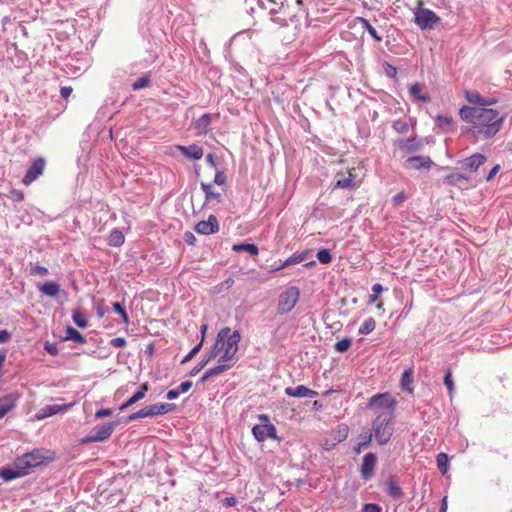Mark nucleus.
<instances>
[{
    "label": "nucleus",
    "mask_w": 512,
    "mask_h": 512,
    "mask_svg": "<svg viewBox=\"0 0 512 512\" xmlns=\"http://www.w3.org/2000/svg\"><path fill=\"white\" fill-rule=\"evenodd\" d=\"M460 118L467 123L463 132L476 140H489L502 129L507 114L493 108L464 105L459 110Z\"/></svg>",
    "instance_id": "f257e3e1"
},
{
    "label": "nucleus",
    "mask_w": 512,
    "mask_h": 512,
    "mask_svg": "<svg viewBox=\"0 0 512 512\" xmlns=\"http://www.w3.org/2000/svg\"><path fill=\"white\" fill-rule=\"evenodd\" d=\"M241 335L238 330L232 331L230 327H224L217 333L215 343L212 347H216L220 363L230 364L238 351Z\"/></svg>",
    "instance_id": "f03ea898"
},
{
    "label": "nucleus",
    "mask_w": 512,
    "mask_h": 512,
    "mask_svg": "<svg viewBox=\"0 0 512 512\" xmlns=\"http://www.w3.org/2000/svg\"><path fill=\"white\" fill-rule=\"evenodd\" d=\"M393 417L391 412H380L372 422V435L380 446L387 444L393 435Z\"/></svg>",
    "instance_id": "7ed1b4c3"
},
{
    "label": "nucleus",
    "mask_w": 512,
    "mask_h": 512,
    "mask_svg": "<svg viewBox=\"0 0 512 512\" xmlns=\"http://www.w3.org/2000/svg\"><path fill=\"white\" fill-rule=\"evenodd\" d=\"M48 454L49 452L44 449H33L17 457V466L28 474L30 469L52 461L53 457Z\"/></svg>",
    "instance_id": "20e7f679"
},
{
    "label": "nucleus",
    "mask_w": 512,
    "mask_h": 512,
    "mask_svg": "<svg viewBox=\"0 0 512 512\" xmlns=\"http://www.w3.org/2000/svg\"><path fill=\"white\" fill-rule=\"evenodd\" d=\"M262 424L255 425L252 428V434L258 442H264L267 438H271L274 440H278L279 438L276 435V427L274 424L269 422V416L266 414L258 415Z\"/></svg>",
    "instance_id": "39448f33"
},
{
    "label": "nucleus",
    "mask_w": 512,
    "mask_h": 512,
    "mask_svg": "<svg viewBox=\"0 0 512 512\" xmlns=\"http://www.w3.org/2000/svg\"><path fill=\"white\" fill-rule=\"evenodd\" d=\"M300 296V291L296 286H290L283 291L278 300V313L283 315L291 312L296 306Z\"/></svg>",
    "instance_id": "423d86ee"
},
{
    "label": "nucleus",
    "mask_w": 512,
    "mask_h": 512,
    "mask_svg": "<svg viewBox=\"0 0 512 512\" xmlns=\"http://www.w3.org/2000/svg\"><path fill=\"white\" fill-rule=\"evenodd\" d=\"M116 425V421H111L103 423L102 425L95 426L91 433L81 440V443L88 444L92 442H102L109 439Z\"/></svg>",
    "instance_id": "0eeeda50"
},
{
    "label": "nucleus",
    "mask_w": 512,
    "mask_h": 512,
    "mask_svg": "<svg viewBox=\"0 0 512 512\" xmlns=\"http://www.w3.org/2000/svg\"><path fill=\"white\" fill-rule=\"evenodd\" d=\"M415 23L421 30L434 29L440 22V17L432 10L418 8L415 11Z\"/></svg>",
    "instance_id": "6e6552de"
},
{
    "label": "nucleus",
    "mask_w": 512,
    "mask_h": 512,
    "mask_svg": "<svg viewBox=\"0 0 512 512\" xmlns=\"http://www.w3.org/2000/svg\"><path fill=\"white\" fill-rule=\"evenodd\" d=\"M331 187L332 190H355L359 187V182L356 180V175L351 171L347 173L339 172L334 176Z\"/></svg>",
    "instance_id": "1a4fd4ad"
},
{
    "label": "nucleus",
    "mask_w": 512,
    "mask_h": 512,
    "mask_svg": "<svg viewBox=\"0 0 512 512\" xmlns=\"http://www.w3.org/2000/svg\"><path fill=\"white\" fill-rule=\"evenodd\" d=\"M370 408H381L382 412H391L394 416L396 406L395 400L388 393H379L370 398L368 402Z\"/></svg>",
    "instance_id": "9d476101"
},
{
    "label": "nucleus",
    "mask_w": 512,
    "mask_h": 512,
    "mask_svg": "<svg viewBox=\"0 0 512 512\" xmlns=\"http://www.w3.org/2000/svg\"><path fill=\"white\" fill-rule=\"evenodd\" d=\"M46 161L44 158L39 157L35 159L30 167L28 168L26 174L22 179V183L26 186L30 185L34 182L40 175H42L45 169Z\"/></svg>",
    "instance_id": "9b49d317"
},
{
    "label": "nucleus",
    "mask_w": 512,
    "mask_h": 512,
    "mask_svg": "<svg viewBox=\"0 0 512 512\" xmlns=\"http://www.w3.org/2000/svg\"><path fill=\"white\" fill-rule=\"evenodd\" d=\"M434 165V162L429 156L417 155L407 158L404 162V166L408 169L422 170L430 169Z\"/></svg>",
    "instance_id": "f8f14e48"
},
{
    "label": "nucleus",
    "mask_w": 512,
    "mask_h": 512,
    "mask_svg": "<svg viewBox=\"0 0 512 512\" xmlns=\"http://www.w3.org/2000/svg\"><path fill=\"white\" fill-rule=\"evenodd\" d=\"M195 231L201 235H211L219 231V222L215 215L211 214L206 221H199L195 225Z\"/></svg>",
    "instance_id": "ddd939ff"
},
{
    "label": "nucleus",
    "mask_w": 512,
    "mask_h": 512,
    "mask_svg": "<svg viewBox=\"0 0 512 512\" xmlns=\"http://www.w3.org/2000/svg\"><path fill=\"white\" fill-rule=\"evenodd\" d=\"M376 462L377 457L374 453L369 452L365 454L363 457L362 465L360 467V474L364 480H368L373 476Z\"/></svg>",
    "instance_id": "4468645a"
},
{
    "label": "nucleus",
    "mask_w": 512,
    "mask_h": 512,
    "mask_svg": "<svg viewBox=\"0 0 512 512\" xmlns=\"http://www.w3.org/2000/svg\"><path fill=\"white\" fill-rule=\"evenodd\" d=\"M70 406L71 405H68V404H63V405H58V404L46 405V406L42 407L36 413L35 417L38 420H41V419H45L47 417H50V416H53V415H56V414L65 413L70 408Z\"/></svg>",
    "instance_id": "2eb2a0df"
},
{
    "label": "nucleus",
    "mask_w": 512,
    "mask_h": 512,
    "mask_svg": "<svg viewBox=\"0 0 512 512\" xmlns=\"http://www.w3.org/2000/svg\"><path fill=\"white\" fill-rule=\"evenodd\" d=\"M213 119V115L205 113L198 119L194 120L191 124L192 128L197 135H206L210 130V125Z\"/></svg>",
    "instance_id": "dca6fc26"
},
{
    "label": "nucleus",
    "mask_w": 512,
    "mask_h": 512,
    "mask_svg": "<svg viewBox=\"0 0 512 512\" xmlns=\"http://www.w3.org/2000/svg\"><path fill=\"white\" fill-rule=\"evenodd\" d=\"M285 394L290 397L296 398H314L318 396V392L312 390L304 385H298L296 387H287L285 388Z\"/></svg>",
    "instance_id": "f3484780"
},
{
    "label": "nucleus",
    "mask_w": 512,
    "mask_h": 512,
    "mask_svg": "<svg viewBox=\"0 0 512 512\" xmlns=\"http://www.w3.org/2000/svg\"><path fill=\"white\" fill-rule=\"evenodd\" d=\"M176 149L180 151L185 158L193 160H200L204 154L203 148L197 144L189 146L177 145Z\"/></svg>",
    "instance_id": "a211bd4d"
},
{
    "label": "nucleus",
    "mask_w": 512,
    "mask_h": 512,
    "mask_svg": "<svg viewBox=\"0 0 512 512\" xmlns=\"http://www.w3.org/2000/svg\"><path fill=\"white\" fill-rule=\"evenodd\" d=\"M217 356L218 354L216 347L211 346L209 350L206 351L205 354L202 356L201 361L190 370L189 376H196L208 363H210Z\"/></svg>",
    "instance_id": "6ab92c4d"
},
{
    "label": "nucleus",
    "mask_w": 512,
    "mask_h": 512,
    "mask_svg": "<svg viewBox=\"0 0 512 512\" xmlns=\"http://www.w3.org/2000/svg\"><path fill=\"white\" fill-rule=\"evenodd\" d=\"M398 145L406 153L418 152L423 148V142L417 137L399 140Z\"/></svg>",
    "instance_id": "aec40b11"
},
{
    "label": "nucleus",
    "mask_w": 512,
    "mask_h": 512,
    "mask_svg": "<svg viewBox=\"0 0 512 512\" xmlns=\"http://www.w3.org/2000/svg\"><path fill=\"white\" fill-rule=\"evenodd\" d=\"M25 475H27L26 471L24 469L18 468L17 466V458L13 463V468H3L0 471V477L6 482L23 477Z\"/></svg>",
    "instance_id": "412c9836"
},
{
    "label": "nucleus",
    "mask_w": 512,
    "mask_h": 512,
    "mask_svg": "<svg viewBox=\"0 0 512 512\" xmlns=\"http://www.w3.org/2000/svg\"><path fill=\"white\" fill-rule=\"evenodd\" d=\"M487 161L485 155L481 153H474L470 157H467L463 160V165L466 169L471 172H476L480 166H482Z\"/></svg>",
    "instance_id": "4be33fe9"
},
{
    "label": "nucleus",
    "mask_w": 512,
    "mask_h": 512,
    "mask_svg": "<svg viewBox=\"0 0 512 512\" xmlns=\"http://www.w3.org/2000/svg\"><path fill=\"white\" fill-rule=\"evenodd\" d=\"M18 399L13 393L0 398V419L16 407Z\"/></svg>",
    "instance_id": "5701e85b"
},
{
    "label": "nucleus",
    "mask_w": 512,
    "mask_h": 512,
    "mask_svg": "<svg viewBox=\"0 0 512 512\" xmlns=\"http://www.w3.org/2000/svg\"><path fill=\"white\" fill-rule=\"evenodd\" d=\"M424 85L421 83H414L409 87V94L413 98V100L429 103L431 101V97L427 93H423Z\"/></svg>",
    "instance_id": "b1692460"
},
{
    "label": "nucleus",
    "mask_w": 512,
    "mask_h": 512,
    "mask_svg": "<svg viewBox=\"0 0 512 512\" xmlns=\"http://www.w3.org/2000/svg\"><path fill=\"white\" fill-rule=\"evenodd\" d=\"M386 493L393 499H400L403 497V491L398 485L396 476L389 475L386 481Z\"/></svg>",
    "instance_id": "393cba45"
},
{
    "label": "nucleus",
    "mask_w": 512,
    "mask_h": 512,
    "mask_svg": "<svg viewBox=\"0 0 512 512\" xmlns=\"http://www.w3.org/2000/svg\"><path fill=\"white\" fill-rule=\"evenodd\" d=\"M234 365L233 364H225V363H220L219 365L217 366H214L212 368H209L208 370L205 371V373L201 376V378L199 379V383L200 384H203L205 383L210 377H213V376H216V375H219L225 371H228L232 366Z\"/></svg>",
    "instance_id": "a878e982"
},
{
    "label": "nucleus",
    "mask_w": 512,
    "mask_h": 512,
    "mask_svg": "<svg viewBox=\"0 0 512 512\" xmlns=\"http://www.w3.org/2000/svg\"><path fill=\"white\" fill-rule=\"evenodd\" d=\"M39 291L48 297L56 298L61 292V287L56 282H45L38 286Z\"/></svg>",
    "instance_id": "bb28decb"
},
{
    "label": "nucleus",
    "mask_w": 512,
    "mask_h": 512,
    "mask_svg": "<svg viewBox=\"0 0 512 512\" xmlns=\"http://www.w3.org/2000/svg\"><path fill=\"white\" fill-rule=\"evenodd\" d=\"M176 408L173 403H156L149 406L151 417L165 415Z\"/></svg>",
    "instance_id": "cd10ccee"
},
{
    "label": "nucleus",
    "mask_w": 512,
    "mask_h": 512,
    "mask_svg": "<svg viewBox=\"0 0 512 512\" xmlns=\"http://www.w3.org/2000/svg\"><path fill=\"white\" fill-rule=\"evenodd\" d=\"M306 256H307L306 252L293 254L292 256L288 257L284 262H282L280 265L275 267L273 270L279 271L285 267L299 264L306 259Z\"/></svg>",
    "instance_id": "c85d7f7f"
},
{
    "label": "nucleus",
    "mask_w": 512,
    "mask_h": 512,
    "mask_svg": "<svg viewBox=\"0 0 512 512\" xmlns=\"http://www.w3.org/2000/svg\"><path fill=\"white\" fill-rule=\"evenodd\" d=\"M201 189L203 190L205 194V200L206 202L216 201L221 202L222 196L219 192H215L213 190V184H208L205 182H201Z\"/></svg>",
    "instance_id": "c756f323"
},
{
    "label": "nucleus",
    "mask_w": 512,
    "mask_h": 512,
    "mask_svg": "<svg viewBox=\"0 0 512 512\" xmlns=\"http://www.w3.org/2000/svg\"><path fill=\"white\" fill-rule=\"evenodd\" d=\"M412 383H413V370L411 368H409V369L404 370V372L402 373L401 380H400V386H401L402 390L412 393L413 392Z\"/></svg>",
    "instance_id": "7c9ffc66"
},
{
    "label": "nucleus",
    "mask_w": 512,
    "mask_h": 512,
    "mask_svg": "<svg viewBox=\"0 0 512 512\" xmlns=\"http://www.w3.org/2000/svg\"><path fill=\"white\" fill-rule=\"evenodd\" d=\"M125 241L124 234L121 230L115 228L113 229L107 239L108 245L112 247H119L121 246Z\"/></svg>",
    "instance_id": "2f4dec72"
},
{
    "label": "nucleus",
    "mask_w": 512,
    "mask_h": 512,
    "mask_svg": "<svg viewBox=\"0 0 512 512\" xmlns=\"http://www.w3.org/2000/svg\"><path fill=\"white\" fill-rule=\"evenodd\" d=\"M232 250L235 252H247L250 255L256 256L258 255L259 249L253 243H239L234 244Z\"/></svg>",
    "instance_id": "473e14b6"
},
{
    "label": "nucleus",
    "mask_w": 512,
    "mask_h": 512,
    "mask_svg": "<svg viewBox=\"0 0 512 512\" xmlns=\"http://www.w3.org/2000/svg\"><path fill=\"white\" fill-rule=\"evenodd\" d=\"M357 21L362 25V27L370 34V36L376 41L381 42L382 37L377 33L375 28L370 24L369 20L364 17H358Z\"/></svg>",
    "instance_id": "72a5a7b5"
},
{
    "label": "nucleus",
    "mask_w": 512,
    "mask_h": 512,
    "mask_svg": "<svg viewBox=\"0 0 512 512\" xmlns=\"http://www.w3.org/2000/svg\"><path fill=\"white\" fill-rule=\"evenodd\" d=\"M466 100L477 105L476 107H482L484 97L476 90H465L464 92Z\"/></svg>",
    "instance_id": "f704fd0d"
},
{
    "label": "nucleus",
    "mask_w": 512,
    "mask_h": 512,
    "mask_svg": "<svg viewBox=\"0 0 512 512\" xmlns=\"http://www.w3.org/2000/svg\"><path fill=\"white\" fill-rule=\"evenodd\" d=\"M66 340H72L74 342L84 344L86 342L85 337L75 328L72 326L66 327Z\"/></svg>",
    "instance_id": "c9c22d12"
},
{
    "label": "nucleus",
    "mask_w": 512,
    "mask_h": 512,
    "mask_svg": "<svg viewBox=\"0 0 512 512\" xmlns=\"http://www.w3.org/2000/svg\"><path fill=\"white\" fill-rule=\"evenodd\" d=\"M149 390V385L148 383H143L139 390L136 391L129 399H128V405H134L135 403H137L138 401L142 400L147 391Z\"/></svg>",
    "instance_id": "e433bc0d"
},
{
    "label": "nucleus",
    "mask_w": 512,
    "mask_h": 512,
    "mask_svg": "<svg viewBox=\"0 0 512 512\" xmlns=\"http://www.w3.org/2000/svg\"><path fill=\"white\" fill-rule=\"evenodd\" d=\"M376 327V322L374 320V318L372 317H369L367 319L364 320V322L361 324V326L359 327V330H358V333L360 335H367L369 333H371Z\"/></svg>",
    "instance_id": "4c0bfd02"
},
{
    "label": "nucleus",
    "mask_w": 512,
    "mask_h": 512,
    "mask_svg": "<svg viewBox=\"0 0 512 512\" xmlns=\"http://www.w3.org/2000/svg\"><path fill=\"white\" fill-rule=\"evenodd\" d=\"M436 462H437V467H438L439 471H440L442 474L447 473V471H448V466H449V458H448V455H447V454H445V453H439V454L437 455Z\"/></svg>",
    "instance_id": "58836bf2"
},
{
    "label": "nucleus",
    "mask_w": 512,
    "mask_h": 512,
    "mask_svg": "<svg viewBox=\"0 0 512 512\" xmlns=\"http://www.w3.org/2000/svg\"><path fill=\"white\" fill-rule=\"evenodd\" d=\"M112 307H113V310L120 315L121 317V320L124 324H129V317H128V314L125 310V306H124V303H121V302H114L112 304Z\"/></svg>",
    "instance_id": "ea45409f"
},
{
    "label": "nucleus",
    "mask_w": 512,
    "mask_h": 512,
    "mask_svg": "<svg viewBox=\"0 0 512 512\" xmlns=\"http://www.w3.org/2000/svg\"><path fill=\"white\" fill-rule=\"evenodd\" d=\"M348 426L346 424L339 425L337 430L334 432V439L336 443L343 442L348 437Z\"/></svg>",
    "instance_id": "a19ab883"
},
{
    "label": "nucleus",
    "mask_w": 512,
    "mask_h": 512,
    "mask_svg": "<svg viewBox=\"0 0 512 512\" xmlns=\"http://www.w3.org/2000/svg\"><path fill=\"white\" fill-rule=\"evenodd\" d=\"M468 178L462 173H451L445 177V181L452 186L459 185L461 181Z\"/></svg>",
    "instance_id": "79ce46f5"
},
{
    "label": "nucleus",
    "mask_w": 512,
    "mask_h": 512,
    "mask_svg": "<svg viewBox=\"0 0 512 512\" xmlns=\"http://www.w3.org/2000/svg\"><path fill=\"white\" fill-rule=\"evenodd\" d=\"M316 258L321 264H329L332 261V255L326 248L319 249Z\"/></svg>",
    "instance_id": "37998d69"
},
{
    "label": "nucleus",
    "mask_w": 512,
    "mask_h": 512,
    "mask_svg": "<svg viewBox=\"0 0 512 512\" xmlns=\"http://www.w3.org/2000/svg\"><path fill=\"white\" fill-rule=\"evenodd\" d=\"M392 128L400 134H405L409 130V124L406 120L398 119L392 124Z\"/></svg>",
    "instance_id": "c03bdc74"
},
{
    "label": "nucleus",
    "mask_w": 512,
    "mask_h": 512,
    "mask_svg": "<svg viewBox=\"0 0 512 512\" xmlns=\"http://www.w3.org/2000/svg\"><path fill=\"white\" fill-rule=\"evenodd\" d=\"M150 83H151L150 77L148 75H145V76H142L139 79H137L132 84V89L134 91L141 90L143 88L148 87L150 85Z\"/></svg>",
    "instance_id": "a18cd8bd"
},
{
    "label": "nucleus",
    "mask_w": 512,
    "mask_h": 512,
    "mask_svg": "<svg viewBox=\"0 0 512 512\" xmlns=\"http://www.w3.org/2000/svg\"><path fill=\"white\" fill-rule=\"evenodd\" d=\"M435 120L437 126L443 130L453 123V118L447 115H437Z\"/></svg>",
    "instance_id": "49530a36"
},
{
    "label": "nucleus",
    "mask_w": 512,
    "mask_h": 512,
    "mask_svg": "<svg viewBox=\"0 0 512 512\" xmlns=\"http://www.w3.org/2000/svg\"><path fill=\"white\" fill-rule=\"evenodd\" d=\"M145 417H151L149 406H147V407H145L143 409H140L137 412H134V413L130 414L128 416L127 420L128 421H134V420H137V419H140V418H145Z\"/></svg>",
    "instance_id": "de8ad7c7"
},
{
    "label": "nucleus",
    "mask_w": 512,
    "mask_h": 512,
    "mask_svg": "<svg viewBox=\"0 0 512 512\" xmlns=\"http://www.w3.org/2000/svg\"><path fill=\"white\" fill-rule=\"evenodd\" d=\"M351 344L352 341L350 338H343L335 344V350L337 352L344 353L351 347Z\"/></svg>",
    "instance_id": "09e8293b"
},
{
    "label": "nucleus",
    "mask_w": 512,
    "mask_h": 512,
    "mask_svg": "<svg viewBox=\"0 0 512 512\" xmlns=\"http://www.w3.org/2000/svg\"><path fill=\"white\" fill-rule=\"evenodd\" d=\"M202 346L203 338H201L200 342L197 345H195L186 356L183 357L181 363L184 364L192 360V358L201 350Z\"/></svg>",
    "instance_id": "8fccbe9b"
},
{
    "label": "nucleus",
    "mask_w": 512,
    "mask_h": 512,
    "mask_svg": "<svg viewBox=\"0 0 512 512\" xmlns=\"http://www.w3.org/2000/svg\"><path fill=\"white\" fill-rule=\"evenodd\" d=\"M73 322L79 327V328H86L88 326V321L84 317V315L78 311L73 313L72 316Z\"/></svg>",
    "instance_id": "3c124183"
},
{
    "label": "nucleus",
    "mask_w": 512,
    "mask_h": 512,
    "mask_svg": "<svg viewBox=\"0 0 512 512\" xmlns=\"http://www.w3.org/2000/svg\"><path fill=\"white\" fill-rule=\"evenodd\" d=\"M372 433L369 430L363 431L359 435V442L364 448H368L371 444Z\"/></svg>",
    "instance_id": "603ef678"
},
{
    "label": "nucleus",
    "mask_w": 512,
    "mask_h": 512,
    "mask_svg": "<svg viewBox=\"0 0 512 512\" xmlns=\"http://www.w3.org/2000/svg\"><path fill=\"white\" fill-rule=\"evenodd\" d=\"M384 290L383 286L380 284V283H375L373 286H372V292L373 294L369 295V303H374L379 295L382 293V291Z\"/></svg>",
    "instance_id": "864d4df0"
},
{
    "label": "nucleus",
    "mask_w": 512,
    "mask_h": 512,
    "mask_svg": "<svg viewBox=\"0 0 512 512\" xmlns=\"http://www.w3.org/2000/svg\"><path fill=\"white\" fill-rule=\"evenodd\" d=\"M49 273L48 269L40 264H35L30 271L31 275H38V276H47Z\"/></svg>",
    "instance_id": "5fc2aeb1"
},
{
    "label": "nucleus",
    "mask_w": 512,
    "mask_h": 512,
    "mask_svg": "<svg viewBox=\"0 0 512 512\" xmlns=\"http://www.w3.org/2000/svg\"><path fill=\"white\" fill-rule=\"evenodd\" d=\"M383 67H384V70H385V74L389 78L394 79L396 77L397 69H396L395 66H393L392 64H390L388 62H384L383 63Z\"/></svg>",
    "instance_id": "6e6d98bb"
},
{
    "label": "nucleus",
    "mask_w": 512,
    "mask_h": 512,
    "mask_svg": "<svg viewBox=\"0 0 512 512\" xmlns=\"http://www.w3.org/2000/svg\"><path fill=\"white\" fill-rule=\"evenodd\" d=\"M226 181H227V177H226V174L224 173V171L217 170L214 180H213V184L224 185L226 183Z\"/></svg>",
    "instance_id": "4d7b16f0"
},
{
    "label": "nucleus",
    "mask_w": 512,
    "mask_h": 512,
    "mask_svg": "<svg viewBox=\"0 0 512 512\" xmlns=\"http://www.w3.org/2000/svg\"><path fill=\"white\" fill-rule=\"evenodd\" d=\"M44 349L52 356H56L59 353L58 345L55 342H45Z\"/></svg>",
    "instance_id": "13d9d810"
},
{
    "label": "nucleus",
    "mask_w": 512,
    "mask_h": 512,
    "mask_svg": "<svg viewBox=\"0 0 512 512\" xmlns=\"http://www.w3.org/2000/svg\"><path fill=\"white\" fill-rule=\"evenodd\" d=\"M444 384L451 394L454 391V382L452 379V373L450 371H447L444 375Z\"/></svg>",
    "instance_id": "bf43d9fd"
},
{
    "label": "nucleus",
    "mask_w": 512,
    "mask_h": 512,
    "mask_svg": "<svg viewBox=\"0 0 512 512\" xmlns=\"http://www.w3.org/2000/svg\"><path fill=\"white\" fill-rule=\"evenodd\" d=\"M363 512H381L382 507L376 503H366L362 509Z\"/></svg>",
    "instance_id": "052dcab7"
},
{
    "label": "nucleus",
    "mask_w": 512,
    "mask_h": 512,
    "mask_svg": "<svg viewBox=\"0 0 512 512\" xmlns=\"http://www.w3.org/2000/svg\"><path fill=\"white\" fill-rule=\"evenodd\" d=\"M183 239H184L185 243L189 246H194L197 241L195 235L190 231H186L184 233Z\"/></svg>",
    "instance_id": "680f3d73"
},
{
    "label": "nucleus",
    "mask_w": 512,
    "mask_h": 512,
    "mask_svg": "<svg viewBox=\"0 0 512 512\" xmlns=\"http://www.w3.org/2000/svg\"><path fill=\"white\" fill-rule=\"evenodd\" d=\"M126 344H127L126 339L123 337H116L110 341V345L115 348H122V347L126 346Z\"/></svg>",
    "instance_id": "e2e57ef3"
},
{
    "label": "nucleus",
    "mask_w": 512,
    "mask_h": 512,
    "mask_svg": "<svg viewBox=\"0 0 512 512\" xmlns=\"http://www.w3.org/2000/svg\"><path fill=\"white\" fill-rule=\"evenodd\" d=\"M406 198V194L403 191H401L393 196L392 201L394 205L398 206L401 203H403L406 200Z\"/></svg>",
    "instance_id": "0e129e2a"
},
{
    "label": "nucleus",
    "mask_w": 512,
    "mask_h": 512,
    "mask_svg": "<svg viewBox=\"0 0 512 512\" xmlns=\"http://www.w3.org/2000/svg\"><path fill=\"white\" fill-rule=\"evenodd\" d=\"M112 413H113L112 409H110V408H102V409H99V410L96 411L95 417L97 419H100V418H104V417L110 416V415H112Z\"/></svg>",
    "instance_id": "69168bd1"
},
{
    "label": "nucleus",
    "mask_w": 512,
    "mask_h": 512,
    "mask_svg": "<svg viewBox=\"0 0 512 512\" xmlns=\"http://www.w3.org/2000/svg\"><path fill=\"white\" fill-rule=\"evenodd\" d=\"M11 198L13 201L21 202L24 199V193L21 190L13 189L11 191Z\"/></svg>",
    "instance_id": "338daca9"
},
{
    "label": "nucleus",
    "mask_w": 512,
    "mask_h": 512,
    "mask_svg": "<svg viewBox=\"0 0 512 512\" xmlns=\"http://www.w3.org/2000/svg\"><path fill=\"white\" fill-rule=\"evenodd\" d=\"M73 89L70 86H63L60 88V95L64 99H68V97L71 95Z\"/></svg>",
    "instance_id": "774afa93"
}]
</instances>
